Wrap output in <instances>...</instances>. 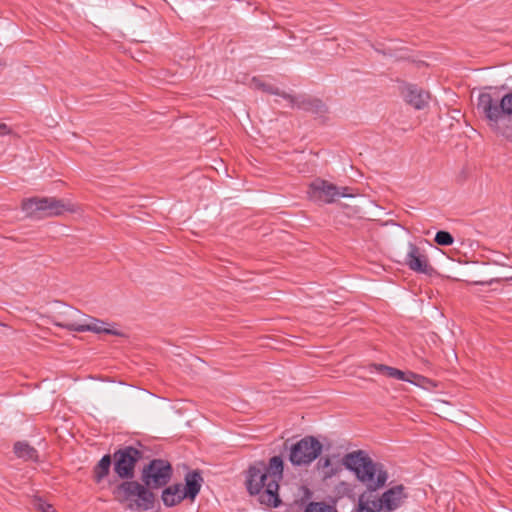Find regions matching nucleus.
Segmentation results:
<instances>
[{"mask_svg": "<svg viewBox=\"0 0 512 512\" xmlns=\"http://www.w3.org/2000/svg\"><path fill=\"white\" fill-rule=\"evenodd\" d=\"M172 466L164 459H153L142 469L141 481H124L113 490L116 500L130 502L129 508L149 510L154 507L155 495L151 489L164 487L171 479Z\"/></svg>", "mask_w": 512, "mask_h": 512, "instance_id": "obj_1", "label": "nucleus"}, {"mask_svg": "<svg viewBox=\"0 0 512 512\" xmlns=\"http://www.w3.org/2000/svg\"><path fill=\"white\" fill-rule=\"evenodd\" d=\"M342 463L348 470L355 473L356 478L368 490L359 496L357 512H380L384 509L380 499L373 496V492L382 488L388 480V473L384 466L374 462L363 450L346 454Z\"/></svg>", "mask_w": 512, "mask_h": 512, "instance_id": "obj_2", "label": "nucleus"}, {"mask_svg": "<svg viewBox=\"0 0 512 512\" xmlns=\"http://www.w3.org/2000/svg\"><path fill=\"white\" fill-rule=\"evenodd\" d=\"M284 462L281 456H273L266 465L263 461L251 465L248 470L246 485L251 495L259 494L261 503L278 507L279 482L283 478Z\"/></svg>", "mask_w": 512, "mask_h": 512, "instance_id": "obj_3", "label": "nucleus"}, {"mask_svg": "<svg viewBox=\"0 0 512 512\" xmlns=\"http://www.w3.org/2000/svg\"><path fill=\"white\" fill-rule=\"evenodd\" d=\"M22 210L26 216L43 219L62 216L65 213H75L77 206L68 199L56 197H32L23 200Z\"/></svg>", "mask_w": 512, "mask_h": 512, "instance_id": "obj_4", "label": "nucleus"}, {"mask_svg": "<svg viewBox=\"0 0 512 512\" xmlns=\"http://www.w3.org/2000/svg\"><path fill=\"white\" fill-rule=\"evenodd\" d=\"M477 109L489 126L498 132L499 122L512 115V92L505 94L500 100L493 98L488 92L480 93Z\"/></svg>", "mask_w": 512, "mask_h": 512, "instance_id": "obj_5", "label": "nucleus"}, {"mask_svg": "<svg viewBox=\"0 0 512 512\" xmlns=\"http://www.w3.org/2000/svg\"><path fill=\"white\" fill-rule=\"evenodd\" d=\"M323 445L314 436H305L289 448V461L294 466H308L322 453Z\"/></svg>", "mask_w": 512, "mask_h": 512, "instance_id": "obj_6", "label": "nucleus"}, {"mask_svg": "<svg viewBox=\"0 0 512 512\" xmlns=\"http://www.w3.org/2000/svg\"><path fill=\"white\" fill-rule=\"evenodd\" d=\"M58 327L75 332H93L95 334H108L118 337L125 336L123 332L115 328L116 324H110L92 316H84L82 322L76 321H55Z\"/></svg>", "mask_w": 512, "mask_h": 512, "instance_id": "obj_7", "label": "nucleus"}, {"mask_svg": "<svg viewBox=\"0 0 512 512\" xmlns=\"http://www.w3.org/2000/svg\"><path fill=\"white\" fill-rule=\"evenodd\" d=\"M142 457L143 451L133 446L118 449L113 454L114 472L121 479L134 478L135 465Z\"/></svg>", "mask_w": 512, "mask_h": 512, "instance_id": "obj_8", "label": "nucleus"}, {"mask_svg": "<svg viewBox=\"0 0 512 512\" xmlns=\"http://www.w3.org/2000/svg\"><path fill=\"white\" fill-rule=\"evenodd\" d=\"M309 199L314 202L332 203L339 197H350L348 188H338L336 185L322 179L314 180L308 189Z\"/></svg>", "mask_w": 512, "mask_h": 512, "instance_id": "obj_9", "label": "nucleus"}, {"mask_svg": "<svg viewBox=\"0 0 512 512\" xmlns=\"http://www.w3.org/2000/svg\"><path fill=\"white\" fill-rule=\"evenodd\" d=\"M405 264L408 268L416 273L431 276L435 273V269L429 262L425 252L413 243L408 244V251L405 257Z\"/></svg>", "mask_w": 512, "mask_h": 512, "instance_id": "obj_10", "label": "nucleus"}, {"mask_svg": "<svg viewBox=\"0 0 512 512\" xmlns=\"http://www.w3.org/2000/svg\"><path fill=\"white\" fill-rule=\"evenodd\" d=\"M372 368L380 373L386 374L390 378L406 381L417 386H423L424 383L430 382L428 378L418 375L413 372H403L397 368L390 367L384 364H372Z\"/></svg>", "mask_w": 512, "mask_h": 512, "instance_id": "obj_11", "label": "nucleus"}, {"mask_svg": "<svg viewBox=\"0 0 512 512\" xmlns=\"http://www.w3.org/2000/svg\"><path fill=\"white\" fill-rule=\"evenodd\" d=\"M405 101L417 110L425 108L430 94L416 85H407L403 90Z\"/></svg>", "mask_w": 512, "mask_h": 512, "instance_id": "obj_12", "label": "nucleus"}, {"mask_svg": "<svg viewBox=\"0 0 512 512\" xmlns=\"http://www.w3.org/2000/svg\"><path fill=\"white\" fill-rule=\"evenodd\" d=\"M403 497V486L399 485L384 492L379 499L385 510L392 511L400 506Z\"/></svg>", "mask_w": 512, "mask_h": 512, "instance_id": "obj_13", "label": "nucleus"}, {"mask_svg": "<svg viewBox=\"0 0 512 512\" xmlns=\"http://www.w3.org/2000/svg\"><path fill=\"white\" fill-rule=\"evenodd\" d=\"M295 101L290 102L292 106H297L305 111L312 112L317 115H322L327 112L326 105L319 99L315 98H296Z\"/></svg>", "mask_w": 512, "mask_h": 512, "instance_id": "obj_14", "label": "nucleus"}, {"mask_svg": "<svg viewBox=\"0 0 512 512\" xmlns=\"http://www.w3.org/2000/svg\"><path fill=\"white\" fill-rule=\"evenodd\" d=\"M202 482L203 478L199 471L189 472L185 476V498L194 500L200 492Z\"/></svg>", "mask_w": 512, "mask_h": 512, "instance_id": "obj_15", "label": "nucleus"}, {"mask_svg": "<svg viewBox=\"0 0 512 512\" xmlns=\"http://www.w3.org/2000/svg\"><path fill=\"white\" fill-rule=\"evenodd\" d=\"M161 498L166 506L172 507L180 503L185 498V495L181 490V485L175 484L165 488L162 492Z\"/></svg>", "mask_w": 512, "mask_h": 512, "instance_id": "obj_16", "label": "nucleus"}, {"mask_svg": "<svg viewBox=\"0 0 512 512\" xmlns=\"http://www.w3.org/2000/svg\"><path fill=\"white\" fill-rule=\"evenodd\" d=\"M14 452L18 458L31 461L38 460L37 450L25 441L16 442L14 444Z\"/></svg>", "mask_w": 512, "mask_h": 512, "instance_id": "obj_17", "label": "nucleus"}, {"mask_svg": "<svg viewBox=\"0 0 512 512\" xmlns=\"http://www.w3.org/2000/svg\"><path fill=\"white\" fill-rule=\"evenodd\" d=\"M112 464L111 455H104L93 469V477L96 483H100L108 476Z\"/></svg>", "mask_w": 512, "mask_h": 512, "instance_id": "obj_18", "label": "nucleus"}, {"mask_svg": "<svg viewBox=\"0 0 512 512\" xmlns=\"http://www.w3.org/2000/svg\"><path fill=\"white\" fill-rule=\"evenodd\" d=\"M251 85L256 88V89H259V90H262L264 92H267L269 94H275V95H279L281 97H283L284 99H287L289 100V102H294L295 99H294V96L290 95V94H287L285 92H281L278 88L270 85V84H266L264 83L262 80H260L259 78H253L252 81H251Z\"/></svg>", "mask_w": 512, "mask_h": 512, "instance_id": "obj_19", "label": "nucleus"}, {"mask_svg": "<svg viewBox=\"0 0 512 512\" xmlns=\"http://www.w3.org/2000/svg\"><path fill=\"white\" fill-rule=\"evenodd\" d=\"M317 468L322 472L324 479H330L341 471V466L333 465L329 457L321 458L317 463Z\"/></svg>", "mask_w": 512, "mask_h": 512, "instance_id": "obj_20", "label": "nucleus"}, {"mask_svg": "<svg viewBox=\"0 0 512 512\" xmlns=\"http://www.w3.org/2000/svg\"><path fill=\"white\" fill-rule=\"evenodd\" d=\"M304 512H338L337 509L325 502H310Z\"/></svg>", "mask_w": 512, "mask_h": 512, "instance_id": "obj_21", "label": "nucleus"}, {"mask_svg": "<svg viewBox=\"0 0 512 512\" xmlns=\"http://www.w3.org/2000/svg\"><path fill=\"white\" fill-rule=\"evenodd\" d=\"M434 241L436 244L441 246H449L453 244L454 238L451 233L447 231H438L435 235Z\"/></svg>", "mask_w": 512, "mask_h": 512, "instance_id": "obj_22", "label": "nucleus"}, {"mask_svg": "<svg viewBox=\"0 0 512 512\" xmlns=\"http://www.w3.org/2000/svg\"><path fill=\"white\" fill-rule=\"evenodd\" d=\"M36 507H37L38 512H56V510L53 508L52 505L47 504L42 501H38L36 503Z\"/></svg>", "mask_w": 512, "mask_h": 512, "instance_id": "obj_23", "label": "nucleus"}, {"mask_svg": "<svg viewBox=\"0 0 512 512\" xmlns=\"http://www.w3.org/2000/svg\"><path fill=\"white\" fill-rule=\"evenodd\" d=\"M10 133L11 129L5 123H0V136L8 135Z\"/></svg>", "mask_w": 512, "mask_h": 512, "instance_id": "obj_24", "label": "nucleus"}, {"mask_svg": "<svg viewBox=\"0 0 512 512\" xmlns=\"http://www.w3.org/2000/svg\"><path fill=\"white\" fill-rule=\"evenodd\" d=\"M509 280H512V277H511V278H509Z\"/></svg>", "mask_w": 512, "mask_h": 512, "instance_id": "obj_25", "label": "nucleus"}]
</instances>
